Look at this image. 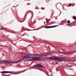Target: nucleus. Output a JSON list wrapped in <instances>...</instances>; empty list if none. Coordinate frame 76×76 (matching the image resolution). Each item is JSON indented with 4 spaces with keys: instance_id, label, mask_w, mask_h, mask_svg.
<instances>
[{
    "instance_id": "0eeeda50",
    "label": "nucleus",
    "mask_w": 76,
    "mask_h": 76,
    "mask_svg": "<svg viewBox=\"0 0 76 76\" xmlns=\"http://www.w3.org/2000/svg\"><path fill=\"white\" fill-rule=\"evenodd\" d=\"M37 66L38 67H44V66L40 64H38Z\"/></svg>"
},
{
    "instance_id": "f257e3e1",
    "label": "nucleus",
    "mask_w": 76,
    "mask_h": 76,
    "mask_svg": "<svg viewBox=\"0 0 76 76\" xmlns=\"http://www.w3.org/2000/svg\"><path fill=\"white\" fill-rule=\"evenodd\" d=\"M50 58L51 60H57L59 61H61L63 60H66V58H56L55 57H50Z\"/></svg>"
},
{
    "instance_id": "1a4fd4ad",
    "label": "nucleus",
    "mask_w": 76,
    "mask_h": 76,
    "mask_svg": "<svg viewBox=\"0 0 76 76\" xmlns=\"http://www.w3.org/2000/svg\"><path fill=\"white\" fill-rule=\"evenodd\" d=\"M68 23H70V20H68Z\"/></svg>"
},
{
    "instance_id": "2eb2a0df",
    "label": "nucleus",
    "mask_w": 76,
    "mask_h": 76,
    "mask_svg": "<svg viewBox=\"0 0 76 76\" xmlns=\"http://www.w3.org/2000/svg\"><path fill=\"white\" fill-rule=\"evenodd\" d=\"M56 64H57V63H56Z\"/></svg>"
},
{
    "instance_id": "423d86ee",
    "label": "nucleus",
    "mask_w": 76,
    "mask_h": 76,
    "mask_svg": "<svg viewBox=\"0 0 76 76\" xmlns=\"http://www.w3.org/2000/svg\"><path fill=\"white\" fill-rule=\"evenodd\" d=\"M29 57V56L28 55H27L26 56H24L23 57V58H28Z\"/></svg>"
},
{
    "instance_id": "20e7f679",
    "label": "nucleus",
    "mask_w": 76,
    "mask_h": 76,
    "mask_svg": "<svg viewBox=\"0 0 76 76\" xmlns=\"http://www.w3.org/2000/svg\"><path fill=\"white\" fill-rule=\"evenodd\" d=\"M11 62V61H4V63H6L7 64Z\"/></svg>"
},
{
    "instance_id": "dca6fc26",
    "label": "nucleus",
    "mask_w": 76,
    "mask_h": 76,
    "mask_svg": "<svg viewBox=\"0 0 76 76\" xmlns=\"http://www.w3.org/2000/svg\"><path fill=\"white\" fill-rule=\"evenodd\" d=\"M15 7V6H14V7Z\"/></svg>"
},
{
    "instance_id": "f8f14e48",
    "label": "nucleus",
    "mask_w": 76,
    "mask_h": 76,
    "mask_svg": "<svg viewBox=\"0 0 76 76\" xmlns=\"http://www.w3.org/2000/svg\"><path fill=\"white\" fill-rule=\"evenodd\" d=\"M48 23V21H46V23Z\"/></svg>"
},
{
    "instance_id": "f3484780",
    "label": "nucleus",
    "mask_w": 76,
    "mask_h": 76,
    "mask_svg": "<svg viewBox=\"0 0 76 76\" xmlns=\"http://www.w3.org/2000/svg\"><path fill=\"white\" fill-rule=\"evenodd\" d=\"M19 62H20V61H19Z\"/></svg>"
},
{
    "instance_id": "9b49d317",
    "label": "nucleus",
    "mask_w": 76,
    "mask_h": 76,
    "mask_svg": "<svg viewBox=\"0 0 76 76\" xmlns=\"http://www.w3.org/2000/svg\"><path fill=\"white\" fill-rule=\"evenodd\" d=\"M68 6H72V4H70L68 5Z\"/></svg>"
},
{
    "instance_id": "4468645a",
    "label": "nucleus",
    "mask_w": 76,
    "mask_h": 76,
    "mask_svg": "<svg viewBox=\"0 0 76 76\" xmlns=\"http://www.w3.org/2000/svg\"><path fill=\"white\" fill-rule=\"evenodd\" d=\"M49 21H50V20L49 19L48 20Z\"/></svg>"
},
{
    "instance_id": "9d476101",
    "label": "nucleus",
    "mask_w": 76,
    "mask_h": 76,
    "mask_svg": "<svg viewBox=\"0 0 76 76\" xmlns=\"http://www.w3.org/2000/svg\"><path fill=\"white\" fill-rule=\"evenodd\" d=\"M60 54H64V53L63 52H60Z\"/></svg>"
},
{
    "instance_id": "6e6552de",
    "label": "nucleus",
    "mask_w": 76,
    "mask_h": 76,
    "mask_svg": "<svg viewBox=\"0 0 76 76\" xmlns=\"http://www.w3.org/2000/svg\"><path fill=\"white\" fill-rule=\"evenodd\" d=\"M73 19H74L75 20H76V16H74L73 17Z\"/></svg>"
},
{
    "instance_id": "ddd939ff",
    "label": "nucleus",
    "mask_w": 76,
    "mask_h": 76,
    "mask_svg": "<svg viewBox=\"0 0 76 76\" xmlns=\"http://www.w3.org/2000/svg\"><path fill=\"white\" fill-rule=\"evenodd\" d=\"M50 76H53V75H52L50 74Z\"/></svg>"
},
{
    "instance_id": "f03ea898",
    "label": "nucleus",
    "mask_w": 76,
    "mask_h": 76,
    "mask_svg": "<svg viewBox=\"0 0 76 76\" xmlns=\"http://www.w3.org/2000/svg\"><path fill=\"white\" fill-rule=\"evenodd\" d=\"M45 26L44 27V28H55V27H57V26Z\"/></svg>"
},
{
    "instance_id": "39448f33",
    "label": "nucleus",
    "mask_w": 76,
    "mask_h": 76,
    "mask_svg": "<svg viewBox=\"0 0 76 76\" xmlns=\"http://www.w3.org/2000/svg\"><path fill=\"white\" fill-rule=\"evenodd\" d=\"M0 73H10L11 72L9 71H3L0 72Z\"/></svg>"
},
{
    "instance_id": "7ed1b4c3",
    "label": "nucleus",
    "mask_w": 76,
    "mask_h": 76,
    "mask_svg": "<svg viewBox=\"0 0 76 76\" xmlns=\"http://www.w3.org/2000/svg\"><path fill=\"white\" fill-rule=\"evenodd\" d=\"M33 60H40V58L39 57H35V58H32Z\"/></svg>"
}]
</instances>
